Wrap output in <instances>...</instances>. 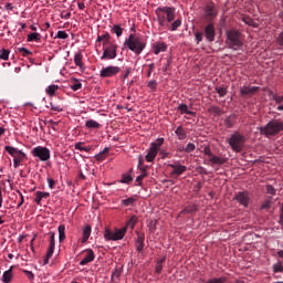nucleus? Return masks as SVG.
<instances>
[{"label":"nucleus","mask_w":283,"mask_h":283,"mask_svg":"<svg viewBox=\"0 0 283 283\" xmlns=\"http://www.w3.org/2000/svg\"><path fill=\"white\" fill-rule=\"evenodd\" d=\"M124 48H127V50L133 52L136 56H140L145 48H147V41L136 33H130L124 41Z\"/></svg>","instance_id":"1"},{"label":"nucleus","mask_w":283,"mask_h":283,"mask_svg":"<svg viewBox=\"0 0 283 283\" xmlns=\"http://www.w3.org/2000/svg\"><path fill=\"white\" fill-rule=\"evenodd\" d=\"M157 22L160 28H169V24L176 19V8L159 7L155 10Z\"/></svg>","instance_id":"2"},{"label":"nucleus","mask_w":283,"mask_h":283,"mask_svg":"<svg viewBox=\"0 0 283 283\" xmlns=\"http://www.w3.org/2000/svg\"><path fill=\"white\" fill-rule=\"evenodd\" d=\"M261 136L271 138V136H277L283 132V122L281 119H272L265 126L259 127Z\"/></svg>","instance_id":"3"},{"label":"nucleus","mask_w":283,"mask_h":283,"mask_svg":"<svg viewBox=\"0 0 283 283\" xmlns=\"http://www.w3.org/2000/svg\"><path fill=\"white\" fill-rule=\"evenodd\" d=\"M226 45L229 50H241L244 45L242 41V33L239 30L232 29L227 32Z\"/></svg>","instance_id":"4"},{"label":"nucleus","mask_w":283,"mask_h":283,"mask_svg":"<svg viewBox=\"0 0 283 283\" xmlns=\"http://www.w3.org/2000/svg\"><path fill=\"white\" fill-rule=\"evenodd\" d=\"M202 154L205 156H208V163L205 161V165H211L212 167H222V165L227 163V158L214 155L211 151V147L209 145L203 147Z\"/></svg>","instance_id":"5"},{"label":"nucleus","mask_w":283,"mask_h":283,"mask_svg":"<svg viewBox=\"0 0 283 283\" xmlns=\"http://www.w3.org/2000/svg\"><path fill=\"white\" fill-rule=\"evenodd\" d=\"M163 145H165V138L163 137L157 138L150 144V147L148 148L147 155L145 157L147 163H154V160H156V156H158Z\"/></svg>","instance_id":"6"},{"label":"nucleus","mask_w":283,"mask_h":283,"mask_svg":"<svg viewBox=\"0 0 283 283\" xmlns=\"http://www.w3.org/2000/svg\"><path fill=\"white\" fill-rule=\"evenodd\" d=\"M127 233V227H123L120 229H105L104 231V239L107 242H118V240H123Z\"/></svg>","instance_id":"7"},{"label":"nucleus","mask_w":283,"mask_h":283,"mask_svg":"<svg viewBox=\"0 0 283 283\" xmlns=\"http://www.w3.org/2000/svg\"><path fill=\"white\" fill-rule=\"evenodd\" d=\"M4 150L11 158H13V167L14 169L19 168L22 160H25V154L23 150L15 148L13 146H4Z\"/></svg>","instance_id":"8"},{"label":"nucleus","mask_w":283,"mask_h":283,"mask_svg":"<svg viewBox=\"0 0 283 283\" xmlns=\"http://www.w3.org/2000/svg\"><path fill=\"white\" fill-rule=\"evenodd\" d=\"M245 140H247V138L242 134L234 133L231 135L228 143H229L232 151L240 154V151H242V148L244 147Z\"/></svg>","instance_id":"9"},{"label":"nucleus","mask_w":283,"mask_h":283,"mask_svg":"<svg viewBox=\"0 0 283 283\" xmlns=\"http://www.w3.org/2000/svg\"><path fill=\"white\" fill-rule=\"evenodd\" d=\"M118 45L114 43L106 44L103 48V54L101 56V61H114L116 56H118Z\"/></svg>","instance_id":"10"},{"label":"nucleus","mask_w":283,"mask_h":283,"mask_svg":"<svg viewBox=\"0 0 283 283\" xmlns=\"http://www.w3.org/2000/svg\"><path fill=\"white\" fill-rule=\"evenodd\" d=\"M31 154L34 158H39L41 163H46V160H50V150L48 149V147H43V146L34 147L31 150Z\"/></svg>","instance_id":"11"},{"label":"nucleus","mask_w":283,"mask_h":283,"mask_svg":"<svg viewBox=\"0 0 283 283\" xmlns=\"http://www.w3.org/2000/svg\"><path fill=\"white\" fill-rule=\"evenodd\" d=\"M233 200L239 202L241 207H244V209L249 208V203L251 202V196L249 195V191H240L237 192Z\"/></svg>","instance_id":"12"},{"label":"nucleus","mask_w":283,"mask_h":283,"mask_svg":"<svg viewBox=\"0 0 283 283\" xmlns=\"http://www.w3.org/2000/svg\"><path fill=\"white\" fill-rule=\"evenodd\" d=\"M203 12H205V19H207L208 21H213V19L218 17V7L213 2H209L205 7Z\"/></svg>","instance_id":"13"},{"label":"nucleus","mask_w":283,"mask_h":283,"mask_svg":"<svg viewBox=\"0 0 283 283\" xmlns=\"http://www.w3.org/2000/svg\"><path fill=\"white\" fill-rule=\"evenodd\" d=\"M119 72H120L119 66L109 65L101 70L99 76L101 78H112V76H116V74H118Z\"/></svg>","instance_id":"14"},{"label":"nucleus","mask_w":283,"mask_h":283,"mask_svg":"<svg viewBox=\"0 0 283 283\" xmlns=\"http://www.w3.org/2000/svg\"><path fill=\"white\" fill-rule=\"evenodd\" d=\"M54 249H56V241L54 232H50V244L44 259V264H49L50 259L54 255Z\"/></svg>","instance_id":"15"},{"label":"nucleus","mask_w":283,"mask_h":283,"mask_svg":"<svg viewBox=\"0 0 283 283\" xmlns=\"http://www.w3.org/2000/svg\"><path fill=\"white\" fill-rule=\"evenodd\" d=\"M168 167L172 169L170 176H182V174L187 171V166L181 165L180 161H174L172 164H168Z\"/></svg>","instance_id":"16"},{"label":"nucleus","mask_w":283,"mask_h":283,"mask_svg":"<svg viewBox=\"0 0 283 283\" xmlns=\"http://www.w3.org/2000/svg\"><path fill=\"white\" fill-rule=\"evenodd\" d=\"M205 38L209 43L216 41V25H213V23H209L205 27Z\"/></svg>","instance_id":"17"},{"label":"nucleus","mask_w":283,"mask_h":283,"mask_svg":"<svg viewBox=\"0 0 283 283\" xmlns=\"http://www.w3.org/2000/svg\"><path fill=\"white\" fill-rule=\"evenodd\" d=\"M137 239L135 241L136 251L140 253L145 249V233L136 231Z\"/></svg>","instance_id":"18"},{"label":"nucleus","mask_w":283,"mask_h":283,"mask_svg":"<svg viewBox=\"0 0 283 283\" xmlns=\"http://www.w3.org/2000/svg\"><path fill=\"white\" fill-rule=\"evenodd\" d=\"M260 90V86H242L240 87L241 96H253Z\"/></svg>","instance_id":"19"},{"label":"nucleus","mask_w":283,"mask_h":283,"mask_svg":"<svg viewBox=\"0 0 283 283\" xmlns=\"http://www.w3.org/2000/svg\"><path fill=\"white\" fill-rule=\"evenodd\" d=\"M96 255L94 254V250H87L84 259L80 261L81 266H85V264H90V262H94Z\"/></svg>","instance_id":"20"},{"label":"nucleus","mask_w":283,"mask_h":283,"mask_svg":"<svg viewBox=\"0 0 283 283\" xmlns=\"http://www.w3.org/2000/svg\"><path fill=\"white\" fill-rule=\"evenodd\" d=\"M167 48L168 45L165 42H155L153 44V52L154 54L158 55L160 52H167Z\"/></svg>","instance_id":"21"},{"label":"nucleus","mask_w":283,"mask_h":283,"mask_svg":"<svg viewBox=\"0 0 283 283\" xmlns=\"http://www.w3.org/2000/svg\"><path fill=\"white\" fill-rule=\"evenodd\" d=\"M74 64L80 67L81 72H85V66L83 64V53L77 52L74 54Z\"/></svg>","instance_id":"22"},{"label":"nucleus","mask_w":283,"mask_h":283,"mask_svg":"<svg viewBox=\"0 0 283 283\" xmlns=\"http://www.w3.org/2000/svg\"><path fill=\"white\" fill-rule=\"evenodd\" d=\"M48 198H50V192L36 191L35 192V198H34L33 202H35L36 205L41 206V201L43 199H48Z\"/></svg>","instance_id":"23"},{"label":"nucleus","mask_w":283,"mask_h":283,"mask_svg":"<svg viewBox=\"0 0 283 283\" xmlns=\"http://www.w3.org/2000/svg\"><path fill=\"white\" fill-rule=\"evenodd\" d=\"M112 35L109 34V32H105L102 35L97 36V42L101 43V41H103V46L109 45L112 43Z\"/></svg>","instance_id":"24"},{"label":"nucleus","mask_w":283,"mask_h":283,"mask_svg":"<svg viewBox=\"0 0 283 283\" xmlns=\"http://www.w3.org/2000/svg\"><path fill=\"white\" fill-rule=\"evenodd\" d=\"M178 140H186L187 138V130L182 126H178L175 130Z\"/></svg>","instance_id":"25"},{"label":"nucleus","mask_w":283,"mask_h":283,"mask_svg":"<svg viewBox=\"0 0 283 283\" xmlns=\"http://www.w3.org/2000/svg\"><path fill=\"white\" fill-rule=\"evenodd\" d=\"M90 235H92V227L86 226L83 228L82 244H85L90 240Z\"/></svg>","instance_id":"26"},{"label":"nucleus","mask_w":283,"mask_h":283,"mask_svg":"<svg viewBox=\"0 0 283 283\" xmlns=\"http://www.w3.org/2000/svg\"><path fill=\"white\" fill-rule=\"evenodd\" d=\"M12 269H14V268L10 266L7 271L3 272V274H2L3 283L12 282Z\"/></svg>","instance_id":"27"},{"label":"nucleus","mask_w":283,"mask_h":283,"mask_svg":"<svg viewBox=\"0 0 283 283\" xmlns=\"http://www.w3.org/2000/svg\"><path fill=\"white\" fill-rule=\"evenodd\" d=\"M85 127L86 129H101V123L94 119H88L85 122Z\"/></svg>","instance_id":"28"},{"label":"nucleus","mask_w":283,"mask_h":283,"mask_svg":"<svg viewBox=\"0 0 283 283\" xmlns=\"http://www.w3.org/2000/svg\"><path fill=\"white\" fill-rule=\"evenodd\" d=\"M178 109L180 114H188V116H196V112L190 111L187 104H179Z\"/></svg>","instance_id":"29"},{"label":"nucleus","mask_w":283,"mask_h":283,"mask_svg":"<svg viewBox=\"0 0 283 283\" xmlns=\"http://www.w3.org/2000/svg\"><path fill=\"white\" fill-rule=\"evenodd\" d=\"M71 90L73 92H78V90H82L83 88V83L80 82V80L77 78H73L71 81V85H70Z\"/></svg>","instance_id":"30"},{"label":"nucleus","mask_w":283,"mask_h":283,"mask_svg":"<svg viewBox=\"0 0 283 283\" xmlns=\"http://www.w3.org/2000/svg\"><path fill=\"white\" fill-rule=\"evenodd\" d=\"M59 90V85L51 84L45 88V93L48 96H56V91Z\"/></svg>","instance_id":"31"},{"label":"nucleus","mask_w":283,"mask_h":283,"mask_svg":"<svg viewBox=\"0 0 283 283\" xmlns=\"http://www.w3.org/2000/svg\"><path fill=\"white\" fill-rule=\"evenodd\" d=\"M235 125V115H230L224 119V126L231 129Z\"/></svg>","instance_id":"32"},{"label":"nucleus","mask_w":283,"mask_h":283,"mask_svg":"<svg viewBox=\"0 0 283 283\" xmlns=\"http://www.w3.org/2000/svg\"><path fill=\"white\" fill-rule=\"evenodd\" d=\"M122 205L123 207H134V205H136V198L128 197L127 199H123Z\"/></svg>","instance_id":"33"},{"label":"nucleus","mask_w":283,"mask_h":283,"mask_svg":"<svg viewBox=\"0 0 283 283\" xmlns=\"http://www.w3.org/2000/svg\"><path fill=\"white\" fill-rule=\"evenodd\" d=\"M27 41L30 43L32 41H41V33H38V32H33V33H29L28 34V38H27Z\"/></svg>","instance_id":"34"},{"label":"nucleus","mask_w":283,"mask_h":283,"mask_svg":"<svg viewBox=\"0 0 283 283\" xmlns=\"http://www.w3.org/2000/svg\"><path fill=\"white\" fill-rule=\"evenodd\" d=\"M132 180H134V177H132V175L123 174L122 179L118 182H120V185H129V182H132Z\"/></svg>","instance_id":"35"},{"label":"nucleus","mask_w":283,"mask_h":283,"mask_svg":"<svg viewBox=\"0 0 283 283\" xmlns=\"http://www.w3.org/2000/svg\"><path fill=\"white\" fill-rule=\"evenodd\" d=\"M106 151H109V147H105L103 149V151L95 155V159L98 160V163H103V160H105V158H107V155H105Z\"/></svg>","instance_id":"36"},{"label":"nucleus","mask_w":283,"mask_h":283,"mask_svg":"<svg viewBox=\"0 0 283 283\" xmlns=\"http://www.w3.org/2000/svg\"><path fill=\"white\" fill-rule=\"evenodd\" d=\"M136 222H138V218L136 216L130 217V219L126 223V231L127 229H134L136 227Z\"/></svg>","instance_id":"37"},{"label":"nucleus","mask_w":283,"mask_h":283,"mask_svg":"<svg viewBox=\"0 0 283 283\" xmlns=\"http://www.w3.org/2000/svg\"><path fill=\"white\" fill-rule=\"evenodd\" d=\"M179 151H185L186 154H191V151H196V144L188 143L186 147H182V149H179Z\"/></svg>","instance_id":"38"},{"label":"nucleus","mask_w":283,"mask_h":283,"mask_svg":"<svg viewBox=\"0 0 283 283\" xmlns=\"http://www.w3.org/2000/svg\"><path fill=\"white\" fill-rule=\"evenodd\" d=\"M112 32H114V34H116L117 39L123 36V27H120L119 24H114L112 28Z\"/></svg>","instance_id":"39"},{"label":"nucleus","mask_w":283,"mask_h":283,"mask_svg":"<svg viewBox=\"0 0 283 283\" xmlns=\"http://www.w3.org/2000/svg\"><path fill=\"white\" fill-rule=\"evenodd\" d=\"M272 271H273V273H283L282 261H277L276 263H274L272 265Z\"/></svg>","instance_id":"40"},{"label":"nucleus","mask_w":283,"mask_h":283,"mask_svg":"<svg viewBox=\"0 0 283 283\" xmlns=\"http://www.w3.org/2000/svg\"><path fill=\"white\" fill-rule=\"evenodd\" d=\"M196 211H198V206L197 205H190L188 207H186L181 213H196Z\"/></svg>","instance_id":"41"},{"label":"nucleus","mask_w":283,"mask_h":283,"mask_svg":"<svg viewBox=\"0 0 283 283\" xmlns=\"http://www.w3.org/2000/svg\"><path fill=\"white\" fill-rule=\"evenodd\" d=\"M272 205H273V198L269 197L264 199L263 203L261 205V210L271 209Z\"/></svg>","instance_id":"42"},{"label":"nucleus","mask_w":283,"mask_h":283,"mask_svg":"<svg viewBox=\"0 0 283 283\" xmlns=\"http://www.w3.org/2000/svg\"><path fill=\"white\" fill-rule=\"evenodd\" d=\"M57 231H59V240L60 242H63V240H65V226L64 224L59 226Z\"/></svg>","instance_id":"43"},{"label":"nucleus","mask_w":283,"mask_h":283,"mask_svg":"<svg viewBox=\"0 0 283 283\" xmlns=\"http://www.w3.org/2000/svg\"><path fill=\"white\" fill-rule=\"evenodd\" d=\"M208 112L212 114V116H220L222 114V109L218 106H211Z\"/></svg>","instance_id":"44"},{"label":"nucleus","mask_w":283,"mask_h":283,"mask_svg":"<svg viewBox=\"0 0 283 283\" xmlns=\"http://www.w3.org/2000/svg\"><path fill=\"white\" fill-rule=\"evenodd\" d=\"M242 21L243 23H245V25H250L251 28H258V24L255 23V21H253V19L249 17L242 18Z\"/></svg>","instance_id":"45"},{"label":"nucleus","mask_w":283,"mask_h":283,"mask_svg":"<svg viewBox=\"0 0 283 283\" xmlns=\"http://www.w3.org/2000/svg\"><path fill=\"white\" fill-rule=\"evenodd\" d=\"M217 94H219L220 98H224V95L227 94V87L224 86H216L214 87Z\"/></svg>","instance_id":"46"},{"label":"nucleus","mask_w":283,"mask_h":283,"mask_svg":"<svg viewBox=\"0 0 283 283\" xmlns=\"http://www.w3.org/2000/svg\"><path fill=\"white\" fill-rule=\"evenodd\" d=\"M182 25V20L177 19L171 23L170 30L171 32H176Z\"/></svg>","instance_id":"47"},{"label":"nucleus","mask_w":283,"mask_h":283,"mask_svg":"<svg viewBox=\"0 0 283 283\" xmlns=\"http://www.w3.org/2000/svg\"><path fill=\"white\" fill-rule=\"evenodd\" d=\"M8 59H10V50L2 49L0 51V60L8 61Z\"/></svg>","instance_id":"48"},{"label":"nucleus","mask_w":283,"mask_h":283,"mask_svg":"<svg viewBox=\"0 0 283 283\" xmlns=\"http://www.w3.org/2000/svg\"><path fill=\"white\" fill-rule=\"evenodd\" d=\"M147 87H149L151 92H156V90L158 88V82H156V80H150L147 83Z\"/></svg>","instance_id":"49"},{"label":"nucleus","mask_w":283,"mask_h":283,"mask_svg":"<svg viewBox=\"0 0 283 283\" xmlns=\"http://www.w3.org/2000/svg\"><path fill=\"white\" fill-rule=\"evenodd\" d=\"M227 282V277L221 276V277H214V279H210L208 280L206 283H224Z\"/></svg>","instance_id":"50"},{"label":"nucleus","mask_w":283,"mask_h":283,"mask_svg":"<svg viewBox=\"0 0 283 283\" xmlns=\"http://www.w3.org/2000/svg\"><path fill=\"white\" fill-rule=\"evenodd\" d=\"M18 52L22 54V56H30V54H32V51L28 50L27 48H19Z\"/></svg>","instance_id":"51"},{"label":"nucleus","mask_w":283,"mask_h":283,"mask_svg":"<svg viewBox=\"0 0 283 283\" xmlns=\"http://www.w3.org/2000/svg\"><path fill=\"white\" fill-rule=\"evenodd\" d=\"M203 36H205V33H202V32L195 33V41H196L197 45L200 44V42H202Z\"/></svg>","instance_id":"52"},{"label":"nucleus","mask_w":283,"mask_h":283,"mask_svg":"<svg viewBox=\"0 0 283 283\" xmlns=\"http://www.w3.org/2000/svg\"><path fill=\"white\" fill-rule=\"evenodd\" d=\"M266 193H269L270 196H275V193H277V190H275V187H273L272 185H268Z\"/></svg>","instance_id":"53"},{"label":"nucleus","mask_w":283,"mask_h":283,"mask_svg":"<svg viewBox=\"0 0 283 283\" xmlns=\"http://www.w3.org/2000/svg\"><path fill=\"white\" fill-rule=\"evenodd\" d=\"M147 178V174H140L139 176H137L136 178V182L138 187H143V179Z\"/></svg>","instance_id":"54"},{"label":"nucleus","mask_w":283,"mask_h":283,"mask_svg":"<svg viewBox=\"0 0 283 283\" xmlns=\"http://www.w3.org/2000/svg\"><path fill=\"white\" fill-rule=\"evenodd\" d=\"M67 36H70L67 34V32H65V31H57V33L55 35V39H63V40H65V39H67Z\"/></svg>","instance_id":"55"},{"label":"nucleus","mask_w":283,"mask_h":283,"mask_svg":"<svg viewBox=\"0 0 283 283\" xmlns=\"http://www.w3.org/2000/svg\"><path fill=\"white\" fill-rule=\"evenodd\" d=\"M50 106H51V109H52L53 112H63V106H61V105H59V104L51 103Z\"/></svg>","instance_id":"56"},{"label":"nucleus","mask_w":283,"mask_h":283,"mask_svg":"<svg viewBox=\"0 0 283 283\" xmlns=\"http://www.w3.org/2000/svg\"><path fill=\"white\" fill-rule=\"evenodd\" d=\"M154 70H156V64L150 63L148 65V71H147V74H146L147 78L151 77V74H153Z\"/></svg>","instance_id":"57"},{"label":"nucleus","mask_w":283,"mask_h":283,"mask_svg":"<svg viewBox=\"0 0 283 283\" xmlns=\"http://www.w3.org/2000/svg\"><path fill=\"white\" fill-rule=\"evenodd\" d=\"M156 224H158V220H156V219L148 221V227H149V229H151V231H155Z\"/></svg>","instance_id":"58"},{"label":"nucleus","mask_w":283,"mask_h":283,"mask_svg":"<svg viewBox=\"0 0 283 283\" xmlns=\"http://www.w3.org/2000/svg\"><path fill=\"white\" fill-rule=\"evenodd\" d=\"M46 182L49 185V189H54V186L56 185V181L54 179L48 177Z\"/></svg>","instance_id":"59"},{"label":"nucleus","mask_w":283,"mask_h":283,"mask_svg":"<svg viewBox=\"0 0 283 283\" xmlns=\"http://www.w3.org/2000/svg\"><path fill=\"white\" fill-rule=\"evenodd\" d=\"M23 273L27 274L28 280L31 282L34 280V273L32 271L23 270Z\"/></svg>","instance_id":"60"},{"label":"nucleus","mask_w":283,"mask_h":283,"mask_svg":"<svg viewBox=\"0 0 283 283\" xmlns=\"http://www.w3.org/2000/svg\"><path fill=\"white\" fill-rule=\"evenodd\" d=\"M272 98L275 103H283V95L274 94Z\"/></svg>","instance_id":"61"},{"label":"nucleus","mask_w":283,"mask_h":283,"mask_svg":"<svg viewBox=\"0 0 283 283\" xmlns=\"http://www.w3.org/2000/svg\"><path fill=\"white\" fill-rule=\"evenodd\" d=\"M155 269H156V273H163V260L157 262Z\"/></svg>","instance_id":"62"},{"label":"nucleus","mask_w":283,"mask_h":283,"mask_svg":"<svg viewBox=\"0 0 283 283\" xmlns=\"http://www.w3.org/2000/svg\"><path fill=\"white\" fill-rule=\"evenodd\" d=\"M276 43H277V45L283 48V31L279 34V36L276 39Z\"/></svg>","instance_id":"63"},{"label":"nucleus","mask_w":283,"mask_h":283,"mask_svg":"<svg viewBox=\"0 0 283 283\" xmlns=\"http://www.w3.org/2000/svg\"><path fill=\"white\" fill-rule=\"evenodd\" d=\"M85 146H83L82 142H78L74 145V149H77V151H83Z\"/></svg>","instance_id":"64"}]
</instances>
